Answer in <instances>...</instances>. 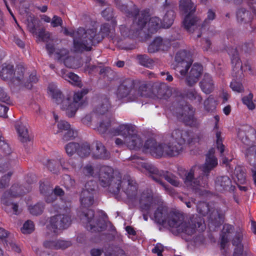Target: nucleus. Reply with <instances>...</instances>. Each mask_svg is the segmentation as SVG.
Instances as JSON below:
<instances>
[{
    "label": "nucleus",
    "mask_w": 256,
    "mask_h": 256,
    "mask_svg": "<svg viewBox=\"0 0 256 256\" xmlns=\"http://www.w3.org/2000/svg\"><path fill=\"white\" fill-rule=\"evenodd\" d=\"M97 187L96 182L94 180L87 182L84 186V188L82 190H86L90 193L94 194Z\"/></svg>",
    "instance_id": "64"
},
{
    "label": "nucleus",
    "mask_w": 256,
    "mask_h": 256,
    "mask_svg": "<svg viewBox=\"0 0 256 256\" xmlns=\"http://www.w3.org/2000/svg\"><path fill=\"white\" fill-rule=\"evenodd\" d=\"M238 137L241 142L247 146L252 145L248 148L245 151V157L251 163L252 158L256 154V130L249 125L242 126L238 128Z\"/></svg>",
    "instance_id": "6"
},
{
    "label": "nucleus",
    "mask_w": 256,
    "mask_h": 256,
    "mask_svg": "<svg viewBox=\"0 0 256 256\" xmlns=\"http://www.w3.org/2000/svg\"><path fill=\"white\" fill-rule=\"evenodd\" d=\"M216 190L220 192H234L236 186L232 184V181L229 176H217L214 180Z\"/></svg>",
    "instance_id": "22"
},
{
    "label": "nucleus",
    "mask_w": 256,
    "mask_h": 256,
    "mask_svg": "<svg viewBox=\"0 0 256 256\" xmlns=\"http://www.w3.org/2000/svg\"><path fill=\"white\" fill-rule=\"evenodd\" d=\"M48 90L52 98L57 104H60L61 109L66 110V115L72 118L74 116L78 108L84 106L87 102L83 100L84 96L89 92L88 88H83L75 92L73 96V101L70 98H64L62 92L50 84Z\"/></svg>",
    "instance_id": "4"
},
{
    "label": "nucleus",
    "mask_w": 256,
    "mask_h": 256,
    "mask_svg": "<svg viewBox=\"0 0 256 256\" xmlns=\"http://www.w3.org/2000/svg\"><path fill=\"white\" fill-rule=\"evenodd\" d=\"M241 50L245 54H248L254 53L256 50L254 40L252 38L245 41L241 46Z\"/></svg>",
    "instance_id": "40"
},
{
    "label": "nucleus",
    "mask_w": 256,
    "mask_h": 256,
    "mask_svg": "<svg viewBox=\"0 0 256 256\" xmlns=\"http://www.w3.org/2000/svg\"><path fill=\"white\" fill-rule=\"evenodd\" d=\"M243 238L244 234L242 230H240L236 231L232 239V244L234 246H244L242 243Z\"/></svg>",
    "instance_id": "53"
},
{
    "label": "nucleus",
    "mask_w": 256,
    "mask_h": 256,
    "mask_svg": "<svg viewBox=\"0 0 256 256\" xmlns=\"http://www.w3.org/2000/svg\"><path fill=\"white\" fill-rule=\"evenodd\" d=\"M216 18V13L214 11H213L211 9H209L207 12V17L203 22L202 24L200 26V29L201 31L202 30L206 28L209 25L211 24L212 22L215 18ZM202 32H198L197 35V38H199L202 36Z\"/></svg>",
    "instance_id": "39"
},
{
    "label": "nucleus",
    "mask_w": 256,
    "mask_h": 256,
    "mask_svg": "<svg viewBox=\"0 0 256 256\" xmlns=\"http://www.w3.org/2000/svg\"><path fill=\"white\" fill-rule=\"evenodd\" d=\"M253 94L250 92L248 96H244L242 98V103L246 105L249 110H252L255 108V104L252 102Z\"/></svg>",
    "instance_id": "51"
},
{
    "label": "nucleus",
    "mask_w": 256,
    "mask_h": 256,
    "mask_svg": "<svg viewBox=\"0 0 256 256\" xmlns=\"http://www.w3.org/2000/svg\"><path fill=\"white\" fill-rule=\"evenodd\" d=\"M136 132L135 128L132 124H122L120 125L118 128H112V130L110 131L112 136H116L120 135L124 138V140L130 136L134 132Z\"/></svg>",
    "instance_id": "29"
},
{
    "label": "nucleus",
    "mask_w": 256,
    "mask_h": 256,
    "mask_svg": "<svg viewBox=\"0 0 256 256\" xmlns=\"http://www.w3.org/2000/svg\"><path fill=\"white\" fill-rule=\"evenodd\" d=\"M34 229V222L30 220L26 221L21 229L22 232L24 234H29L32 233Z\"/></svg>",
    "instance_id": "59"
},
{
    "label": "nucleus",
    "mask_w": 256,
    "mask_h": 256,
    "mask_svg": "<svg viewBox=\"0 0 256 256\" xmlns=\"http://www.w3.org/2000/svg\"><path fill=\"white\" fill-rule=\"evenodd\" d=\"M141 166L148 172L150 176L154 180L160 184L166 189L168 188L166 184L162 181V178L164 171L159 170L154 165L148 162H142Z\"/></svg>",
    "instance_id": "24"
},
{
    "label": "nucleus",
    "mask_w": 256,
    "mask_h": 256,
    "mask_svg": "<svg viewBox=\"0 0 256 256\" xmlns=\"http://www.w3.org/2000/svg\"><path fill=\"white\" fill-rule=\"evenodd\" d=\"M230 86L234 92L238 93H242L244 92V88L242 83L240 82L237 81L235 79L232 80Z\"/></svg>",
    "instance_id": "60"
},
{
    "label": "nucleus",
    "mask_w": 256,
    "mask_h": 256,
    "mask_svg": "<svg viewBox=\"0 0 256 256\" xmlns=\"http://www.w3.org/2000/svg\"><path fill=\"white\" fill-rule=\"evenodd\" d=\"M216 102L210 95L204 101V108L208 112H212L216 110Z\"/></svg>",
    "instance_id": "46"
},
{
    "label": "nucleus",
    "mask_w": 256,
    "mask_h": 256,
    "mask_svg": "<svg viewBox=\"0 0 256 256\" xmlns=\"http://www.w3.org/2000/svg\"><path fill=\"white\" fill-rule=\"evenodd\" d=\"M44 208V204L42 202H38L34 205H30L28 206V210L30 214L33 216L40 215Z\"/></svg>",
    "instance_id": "47"
},
{
    "label": "nucleus",
    "mask_w": 256,
    "mask_h": 256,
    "mask_svg": "<svg viewBox=\"0 0 256 256\" xmlns=\"http://www.w3.org/2000/svg\"><path fill=\"white\" fill-rule=\"evenodd\" d=\"M140 64L149 68H152L154 65V60L146 54H138L136 56Z\"/></svg>",
    "instance_id": "44"
},
{
    "label": "nucleus",
    "mask_w": 256,
    "mask_h": 256,
    "mask_svg": "<svg viewBox=\"0 0 256 256\" xmlns=\"http://www.w3.org/2000/svg\"><path fill=\"white\" fill-rule=\"evenodd\" d=\"M80 216L86 228L92 232H100L106 230V224L105 221L100 216H94V211L88 209L82 212Z\"/></svg>",
    "instance_id": "12"
},
{
    "label": "nucleus",
    "mask_w": 256,
    "mask_h": 256,
    "mask_svg": "<svg viewBox=\"0 0 256 256\" xmlns=\"http://www.w3.org/2000/svg\"><path fill=\"white\" fill-rule=\"evenodd\" d=\"M28 191L29 189L24 191L21 185L17 184H13L8 190L4 192L1 198V202L5 206L4 210L8 214H11L12 210V214L18 215L20 213L18 210V204L17 203L12 202V198L24 195Z\"/></svg>",
    "instance_id": "8"
},
{
    "label": "nucleus",
    "mask_w": 256,
    "mask_h": 256,
    "mask_svg": "<svg viewBox=\"0 0 256 256\" xmlns=\"http://www.w3.org/2000/svg\"><path fill=\"white\" fill-rule=\"evenodd\" d=\"M196 210L202 216H208L209 224L215 228L219 227L224 221L226 210H222L220 208H210L206 202H198L196 205Z\"/></svg>",
    "instance_id": "9"
},
{
    "label": "nucleus",
    "mask_w": 256,
    "mask_h": 256,
    "mask_svg": "<svg viewBox=\"0 0 256 256\" xmlns=\"http://www.w3.org/2000/svg\"><path fill=\"white\" fill-rule=\"evenodd\" d=\"M70 211L69 208H66L65 213L50 217L49 224L46 227L47 236L56 237L58 234V230L66 229L70 225L72 220Z\"/></svg>",
    "instance_id": "11"
},
{
    "label": "nucleus",
    "mask_w": 256,
    "mask_h": 256,
    "mask_svg": "<svg viewBox=\"0 0 256 256\" xmlns=\"http://www.w3.org/2000/svg\"><path fill=\"white\" fill-rule=\"evenodd\" d=\"M62 138L64 141H68L74 139L77 136L76 132L71 128L62 134Z\"/></svg>",
    "instance_id": "61"
},
{
    "label": "nucleus",
    "mask_w": 256,
    "mask_h": 256,
    "mask_svg": "<svg viewBox=\"0 0 256 256\" xmlns=\"http://www.w3.org/2000/svg\"><path fill=\"white\" fill-rule=\"evenodd\" d=\"M174 68L181 76H186L193 62L192 53L185 50L178 51L174 58Z\"/></svg>",
    "instance_id": "15"
},
{
    "label": "nucleus",
    "mask_w": 256,
    "mask_h": 256,
    "mask_svg": "<svg viewBox=\"0 0 256 256\" xmlns=\"http://www.w3.org/2000/svg\"><path fill=\"white\" fill-rule=\"evenodd\" d=\"M124 144L130 150H138L142 148V151L144 152H149V151H144V145H143V140L142 138L136 134V132H134L130 136L124 140ZM145 144V143L144 144Z\"/></svg>",
    "instance_id": "28"
},
{
    "label": "nucleus",
    "mask_w": 256,
    "mask_h": 256,
    "mask_svg": "<svg viewBox=\"0 0 256 256\" xmlns=\"http://www.w3.org/2000/svg\"><path fill=\"white\" fill-rule=\"evenodd\" d=\"M231 63L232 67V76L238 80L240 79L243 74L242 63L236 49L234 50V54L231 56Z\"/></svg>",
    "instance_id": "30"
},
{
    "label": "nucleus",
    "mask_w": 256,
    "mask_h": 256,
    "mask_svg": "<svg viewBox=\"0 0 256 256\" xmlns=\"http://www.w3.org/2000/svg\"><path fill=\"white\" fill-rule=\"evenodd\" d=\"M46 165L48 169L54 174H58L60 171L59 160H48Z\"/></svg>",
    "instance_id": "49"
},
{
    "label": "nucleus",
    "mask_w": 256,
    "mask_h": 256,
    "mask_svg": "<svg viewBox=\"0 0 256 256\" xmlns=\"http://www.w3.org/2000/svg\"><path fill=\"white\" fill-rule=\"evenodd\" d=\"M78 147H80V144L78 143L70 142L66 145L65 150L67 154L70 156L75 153L78 154Z\"/></svg>",
    "instance_id": "50"
},
{
    "label": "nucleus",
    "mask_w": 256,
    "mask_h": 256,
    "mask_svg": "<svg viewBox=\"0 0 256 256\" xmlns=\"http://www.w3.org/2000/svg\"><path fill=\"white\" fill-rule=\"evenodd\" d=\"M13 174L12 172H9L2 176L0 180V189H3L9 186L10 178Z\"/></svg>",
    "instance_id": "57"
},
{
    "label": "nucleus",
    "mask_w": 256,
    "mask_h": 256,
    "mask_svg": "<svg viewBox=\"0 0 256 256\" xmlns=\"http://www.w3.org/2000/svg\"><path fill=\"white\" fill-rule=\"evenodd\" d=\"M58 160L59 165H60L63 170H68L70 168H73L76 166V164L72 162V159L67 160L64 158H60Z\"/></svg>",
    "instance_id": "56"
},
{
    "label": "nucleus",
    "mask_w": 256,
    "mask_h": 256,
    "mask_svg": "<svg viewBox=\"0 0 256 256\" xmlns=\"http://www.w3.org/2000/svg\"><path fill=\"white\" fill-rule=\"evenodd\" d=\"M186 96L190 100H196L198 102L202 101V98L195 89L188 90L185 94Z\"/></svg>",
    "instance_id": "58"
},
{
    "label": "nucleus",
    "mask_w": 256,
    "mask_h": 256,
    "mask_svg": "<svg viewBox=\"0 0 256 256\" xmlns=\"http://www.w3.org/2000/svg\"><path fill=\"white\" fill-rule=\"evenodd\" d=\"M218 164V159L214 156V150L212 148L206 154L204 164L200 166L203 179L208 180L210 171L217 166Z\"/></svg>",
    "instance_id": "19"
},
{
    "label": "nucleus",
    "mask_w": 256,
    "mask_h": 256,
    "mask_svg": "<svg viewBox=\"0 0 256 256\" xmlns=\"http://www.w3.org/2000/svg\"><path fill=\"white\" fill-rule=\"evenodd\" d=\"M169 212L168 207L162 204L158 206L155 210L153 218H152L158 224L164 226L166 224L168 218Z\"/></svg>",
    "instance_id": "31"
},
{
    "label": "nucleus",
    "mask_w": 256,
    "mask_h": 256,
    "mask_svg": "<svg viewBox=\"0 0 256 256\" xmlns=\"http://www.w3.org/2000/svg\"><path fill=\"white\" fill-rule=\"evenodd\" d=\"M15 128L18 135L19 140L22 142H26L30 140L27 128L21 122H16Z\"/></svg>",
    "instance_id": "37"
},
{
    "label": "nucleus",
    "mask_w": 256,
    "mask_h": 256,
    "mask_svg": "<svg viewBox=\"0 0 256 256\" xmlns=\"http://www.w3.org/2000/svg\"><path fill=\"white\" fill-rule=\"evenodd\" d=\"M176 108V114L178 118L182 120L186 125L198 128L200 122L194 117L195 110L184 100H181Z\"/></svg>",
    "instance_id": "13"
},
{
    "label": "nucleus",
    "mask_w": 256,
    "mask_h": 256,
    "mask_svg": "<svg viewBox=\"0 0 256 256\" xmlns=\"http://www.w3.org/2000/svg\"><path fill=\"white\" fill-rule=\"evenodd\" d=\"M96 148L93 153V157L94 158L106 160L110 158V152L101 142L98 141L96 142Z\"/></svg>",
    "instance_id": "35"
},
{
    "label": "nucleus",
    "mask_w": 256,
    "mask_h": 256,
    "mask_svg": "<svg viewBox=\"0 0 256 256\" xmlns=\"http://www.w3.org/2000/svg\"><path fill=\"white\" fill-rule=\"evenodd\" d=\"M0 150L6 157V158H12L10 156L12 154L16 156V154L12 152L9 144L4 140V138L2 136H0Z\"/></svg>",
    "instance_id": "42"
},
{
    "label": "nucleus",
    "mask_w": 256,
    "mask_h": 256,
    "mask_svg": "<svg viewBox=\"0 0 256 256\" xmlns=\"http://www.w3.org/2000/svg\"><path fill=\"white\" fill-rule=\"evenodd\" d=\"M90 144L86 142H83L78 148V154L80 157H86L90 155Z\"/></svg>",
    "instance_id": "48"
},
{
    "label": "nucleus",
    "mask_w": 256,
    "mask_h": 256,
    "mask_svg": "<svg viewBox=\"0 0 256 256\" xmlns=\"http://www.w3.org/2000/svg\"><path fill=\"white\" fill-rule=\"evenodd\" d=\"M136 94L137 88L134 80L124 78L120 80L116 90V95L118 100L127 98L134 100L136 98Z\"/></svg>",
    "instance_id": "14"
},
{
    "label": "nucleus",
    "mask_w": 256,
    "mask_h": 256,
    "mask_svg": "<svg viewBox=\"0 0 256 256\" xmlns=\"http://www.w3.org/2000/svg\"><path fill=\"white\" fill-rule=\"evenodd\" d=\"M87 33V30H84V33L77 34L73 40V49L75 52L82 53L84 52L91 51L93 46L97 44L94 42L93 36Z\"/></svg>",
    "instance_id": "16"
},
{
    "label": "nucleus",
    "mask_w": 256,
    "mask_h": 256,
    "mask_svg": "<svg viewBox=\"0 0 256 256\" xmlns=\"http://www.w3.org/2000/svg\"><path fill=\"white\" fill-rule=\"evenodd\" d=\"M194 170L192 168L185 174L184 182L188 188L194 189L198 186H205L208 184V180L206 179L202 178V180L200 182L198 178H194Z\"/></svg>",
    "instance_id": "27"
},
{
    "label": "nucleus",
    "mask_w": 256,
    "mask_h": 256,
    "mask_svg": "<svg viewBox=\"0 0 256 256\" xmlns=\"http://www.w3.org/2000/svg\"><path fill=\"white\" fill-rule=\"evenodd\" d=\"M184 220L182 214L176 211L172 212L168 214L166 224L171 228H178L179 232H183L188 236L194 234L196 230L203 232L206 228L204 219L197 214L191 216L188 222Z\"/></svg>",
    "instance_id": "5"
},
{
    "label": "nucleus",
    "mask_w": 256,
    "mask_h": 256,
    "mask_svg": "<svg viewBox=\"0 0 256 256\" xmlns=\"http://www.w3.org/2000/svg\"><path fill=\"white\" fill-rule=\"evenodd\" d=\"M99 104L94 110V112L96 114H104L110 107L109 98L106 95H102L98 98Z\"/></svg>",
    "instance_id": "34"
},
{
    "label": "nucleus",
    "mask_w": 256,
    "mask_h": 256,
    "mask_svg": "<svg viewBox=\"0 0 256 256\" xmlns=\"http://www.w3.org/2000/svg\"><path fill=\"white\" fill-rule=\"evenodd\" d=\"M170 138L167 144L158 143L154 139H148L144 145V151H149L156 158H160L164 154L170 156H175L182 152L183 145L192 140L188 131L180 128L174 129Z\"/></svg>",
    "instance_id": "2"
},
{
    "label": "nucleus",
    "mask_w": 256,
    "mask_h": 256,
    "mask_svg": "<svg viewBox=\"0 0 256 256\" xmlns=\"http://www.w3.org/2000/svg\"><path fill=\"white\" fill-rule=\"evenodd\" d=\"M171 40L168 38L156 37L149 44L148 50L150 53H155L158 51H168L171 46Z\"/></svg>",
    "instance_id": "21"
},
{
    "label": "nucleus",
    "mask_w": 256,
    "mask_h": 256,
    "mask_svg": "<svg viewBox=\"0 0 256 256\" xmlns=\"http://www.w3.org/2000/svg\"><path fill=\"white\" fill-rule=\"evenodd\" d=\"M24 72L25 68L21 64L16 65L14 69L13 64L4 63L2 66L0 76L4 80L18 86L23 83Z\"/></svg>",
    "instance_id": "10"
},
{
    "label": "nucleus",
    "mask_w": 256,
    "mask_h": 256,
    "mask_svg": "<svg viewBox=\"0 0 256 256\" xmlns=\"http://www.w3.org/2000/svg\"><path fill=\"white\" fill-rule=\"evenodd\" d=\"M118 8L126 14L128 17H134L132 24L130 28L124 25H120V30L121 35L124 38H134L139 34L141 30L146 25V20L149 16L148 10H144L139 14L140 10L135 4L132 5L130 10L128 9V6L123 4L121 0H114Z\"/></svg>",
    "instance_id": "3"
},
{
    "label": "nucleus",
    "mask_w": 256,
    "mask_h": 256,
    "mask_svg": "<svg viewBox=\"0 0 256 256\" xmlns=\"http://www.w3.org/2000/svg\"><path fill=\"white\" fill-rule=\"evenodd\" d=\"M10 158H6V162L0 163V172L4 173L8 170L12 166L16 164L17 156L15 154L10 156Z\"/></svg>",
    "instance_id": "41"
},
{
    "label": "nucleus",
    "mask_w": 256,
    "mask_h": 256,
    "mask_svg": "<svg viewBox=\"0 0 256 256\" xmlns=\"http://www.w3.org/2000/svg\"><path fill=\"white\" fill-rule=\"evenodd\" d=\"M98 180L100 184L103 188H108L111 194H118L122 188L128 199L134 200L136 198L138 185L135 180L130 176H125L122 179L121 174L114 172L111 166L100 167Z\"/></svg>",
    "instance_id": "1"
},
{
    "label": "nucleus",
    "mask_w": 256,
    "mask_h": 256,
    "mask_svg": "<svg viewBox=\"0 0 256 256\" xmlns=\"http://www.w3.org/2000/svg\"><path fill=\"white\" fill-rule=\"evenodd\" d=\"M94 194L90 193L86 190H82L80 195L81 206L85 208L91 206L94 204Z\"/></svg>",
    "instance_id": "38"
},
{
    "label": "nucleus",
    "mask_w": 256,
    "mask_h": 256,
    "mask_svg": "<svg viewBox=\"0 0 256 256\" xmlns=\"http://www.w3.org/2000/svg\"><path fill=\"white\" fill-rule=\"evenodd\" d=\"M202 90L206 94L211 93L214 90V83L212 76L208 74H205L203 78L200 82Z\"/></svg>",
    "instance_id": "33"
},
{
    "label": "nucleus",
    "mask_w": 256,
    "mask_h": 256,
    "mask_svg": "<svg viewBox=\"0 0 256 256\" xmlns=\"http://www.w3.org/2000/svg\"><path fill=\"white\" fill-rule=\"evenodd\" d=\"M84 33V28L82 27L78 28L76 30H69L67 28H65L64 30V34L66 36H68L73 38V40L75 38V36L77 34H82Z\"/></svg>",
    "instance_id": "63"
},
{
    "label": "nucleus",
    "mask_w": 256,
    "mask_h": 256,
    "mask_svg": "<svg viewBox=\"0 0 256 256\" xmlns=\"http://www.w3.org/2000/svg\"><path fill=\"white\" fill-rule=\"evenodd\" d=\"M162 8L166 14L162 21V27L169 28L174 23L175 18V10L177 8V4L174 1H164Z\"/></svg>",
    "instance_id": "18"
},
{
    "label": "nucleus",
    "mask_w": 256,
    "mask_h": 256,
    "mask_svg": "<svg viewBox=\"0 0 256 256\" xmlns=\"http://www.w3.org/2000/svg\"><path fill=\"white\" fill-rule=\"evenodd\" d=\"M162 175L164 179L172 185L174 186H179L180 182L176 176L168 172L165 174L164 172Z\"/></svg>",
    "instance_id": "55"
},
{
    "label": "nucleus",
    "mask_w": 256,
    "mask_h": 256,
    "mask_svg": "<svg viewBox=\"0 0 256 256\" xmlns=\"http://www.w3.org/2000/svg\"><path fill=\"white\" fill-rule=\"evenodd\" d=\"M116 25V22H112V26L108 23H104L101 25L100 31L96 32V28H92L87 29V33L93 36L94 42L96 44L100 42L105 37H108L112 40L115 39V29L114 26Z\"/></svg>",
    "instance_id": "17"
},
{
    "label": "nucleus",
    "mask_w": 256,
    "mask_h": 256,
    "mask_svg": "<svg viewBox=\"0 0 256 256\" xmlns=\"http://www.w3.org/2000/svg\"><path fill=\"white\" fill-rule=\"evenodd\" d=\"M141 166L148 172L150 176L154 180L160 184L166 189L168 188L166 184L162 181V178L164 171L159 170L154 165L148 162H142Z\"/></svg>",
    "instance_id": "23"
},
{
    "label": "nucleus",
    "mask_w": 256,
    "mask_h": 256,
    "mask_svg": "<svg viewBox=\"0 0 256 256\" xmlns=\"http://www.w3.org/2000/svg\"><path fill=\"white\" fill-rule=\"evenodd\" d=\"M97 128L100 133L102 134H106L110 136H112L110 131L112 130V128L111 126V122L110 120L108 119L106 121L103 120L100 122Z\"/></svg>",
    "instance_id": "45"
},
{
    "label": "nucleus",
    "mask_w": 256,
    "mask_h": 256,
    "mask_svg": "<svg viewBox=\"0 0 256 256\" xmlns=\"http://www.w3.org/2000/svg\"><path fill=\"white\" fill-rule=\"evenodd\" d=\"M202 71L203 67L202 64L198 63L194 64L186 78V84L190 86H192L197 82L202 74Z\"/></svg>",
    "instance_id": "26"
},
{
    "label": "nucleus",
    "mask_w": 256,
    "mask_h": 256,
    "mask_svg": "<svg viewBox=\"0 0 256 256\" xmlns=\"http://www.w3.org/2000/svg\"><path fill=\"white\" fill-rule=\"evenodd\" d=\"M36 20L34 17L30 16L26 20L27 28L30 32L32 34H36Z\"/></svg>",
    "instance_id": "62"
},
{
    "label": "nucleus",
    "mask_w": 256,
    "mask_h": 256,
    "mask_svg": "<svg viewBox=\"0 0 256 256\" xmlns=\"http://www.w3.org/2000/svg\"><path fill=\"white\" fill-rule=\"evenodd\" d=\"M146 10H148L146 8ZM150 11V10L148 9ZM150 14V12L148 13ZM150 16V14H149ZM149 20L148 23V33L152 34L156 33L158 30L162 27V21L157 16H154L150 18L148 16L147 20ZM148 22V20H146ZM147 22H146V24Z\"/></svg>",
    "instance_id": "36"
},
{
    "label": "nucleus",
    "mask_w": 256,
    "mask_h": 256,
    "mask_svg": "<svg viewBox=\"0 0 256 256\" xmlns=\"http://www.w3.org/2000/svg\"><path fill=\"white\" fill-rule=\"evenodd\" d=\"M179 8L180 12L185 16L182 22L184 28L188 32H193L200 21L198 17L194 16L196 6L192 0H180Z\"/></svg>",
    "instance_id": "7"
},
{
    "label": "nucleus",
    "mask_w": 256,
    "mask_h": 256,
    "mask_svg": "<svg viewBox=\"0 0 256 256\" xmlns=\"http://www.w3.org/2000/svg\"><path fill=\"white\" fill-rule=\"evenodd\" d=\"M63 76L66 80L68 81L72 85L80 88H81L82 86L80 77L74 72H68L65 74Z\"/></svg>",
    "instance_id": "43"
},
{
    "label": "nucleus",
    "mask_w": 256,
    "mask_h": 256,
    "mask_svg": "<svg viewBox=\"0 0 256 256\" xmlns=\"http://www.w3.org/2000/svg\"><path fill=\"white\" fill-rule=\"evenodd\" d=\"M250 14L248 10L244 8H240L236 12V18L238 22H246V18L248 17Z\"/></svg>",
    "instance_id": "52"
},
{
    "label": "nucleus",
    "mask_w": 256,
    "mask_h": 256,
    "mask_svg": "<svg viewBox=\"0 0 256 256\" xmlns=\"http://www.w3.org/2000/svg\"><path fill=\"white\" fill-rule=\"evenodd\" d=\"M152 90L153 94L160 99H168L172 94L171 88L164 82L154 83L152 86Z\"/></svg>",
    "instance_id": "25"
},
{
    "label": "nucleus",
    "mask_w": 256,
    "mask_h": 256,
    "mask_svg": "<svg viewBox=\"0 0 256 256\" xmlns=\"http://www.w3.org/2000/svg\"><path fill=\"white\" fill-rule=\"evenodd\" d=\"M140 208L143 213V218L145 221L148 220V217H151L152 210L154 206L153 196L151 194L146 195L144 193L140 200Z\"/></svg>",
    "instance_id": "20"
},
{
    "label": "nucleus",
    "mask_w": 256,
    "mask_h": 256,
    "mask_svg": "<svg viewBox=\"0 0 256 256\" xmlns=\"http://www.w3.org/2000/svg\"><path fill=\"white\" fill-rule=\"evenodd\" d=\"M38 81V78L36 74L32 73L29 76L28 80L26 82H24V78L23 83L20 86H22L28 89H31L32 87V84L36 83Z\"/></svg>",
    "instance_id": "54"
},
{
    "label": "nucleus",
    "mask_w": 256,
    "mask_h": 256,
    "mask_svg": "<svg viewBox=\"0 0 256 256\" xmlns=\"http://www.w3.org/2000/svg\"><path fill=\"white\" fill-rule=\"evenodd\" d=\"M210 136L213 138L216 147L221 156L225 152V146L223 144L224 138L222 136V132L220 128H213L210 132Z\"/></svg>",
    "instance_id": "32"
}]
</instances>
